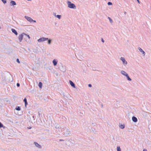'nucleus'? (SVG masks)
Here are the masks:
<instances>
[{
	"label": "nucleus",
	"instance_id": "nucleus-24",
	"mask_svg": "<svg viewBox=\"0 0 151 151\" xmlns=\"http://www.w3.org/2000/svg\"><path fill=\"white\" fill-rule=\"evenodd\" d=\"M117 151H121V149L120 146H117Z\"/></svg>",
	"mask_w": 151,
	"mask_h": 151
},
{
	"label": "nucleus",
	"instance_id": "nucleus-1",
	"mask_svg": "<svg viewBox=\"0 0 151 151\" xmlns=\"http://www.w3.org/2000/svg\"><path fill=\"white\" fill-rule=\"evenodd\" d=\"M67 4L68 7L73 9H76V7L75 5L74 4L72 3L70 1H68Z\"/></svg>",
	"mask_w": 151,
	"mask_h": 151
},
{
	"label": "nucleus",
	"instance_id": "nucleus-13",
	"mask_svg": "<svg viewBox=\"0 0 151 151\" xmlns=\"http://www.w3.org/2000/svg\"><path fill=\"white\" fill-rule=\"evenodd\" d=\"M53 15L59 19H60L61 18V16L60 15H56V13L54 12L53 13Z\"/></svg>",
	"mask_w": 151,
	"mask_h": 151
},
{
	"label": "nucleus",
	"instance_id": "nucleus-50",
	"mask_svg": "<svg viewBox=\"0 0 151 151\" xmlns=\"http://www.w3.org/2000/svg\"><path fill=\"white\" fill-rule=\"evenodd\" d=\"M103 105H102H102H101V107H103Z\"/></svg>",
	"mask_w": 151,
	"mask_h": 151
},
{
	"label": "nucleus",
	"instance_id": "nucleus-14",
	"mask_svg": "<svg viewBox=\"0 0 151 151\" xmlns=\"http://www.w3.org/2000/svg\"><path fill=\"white\" fill-rule=\"evenodd\" d=\"M132 121L134 122H137L138 120L137 118L134 116H133L132 118Z\"/></svg>",
	"mask_w": 151,
	"mask_h": 151
},
{
	"label": "nucleus",
	"instance_id": "nucleus-32",
	"mask_svg": "<svg viewBox=\"0 0 151 151\" xmlns=\"http://www.w3.org/2000/svg\"><path fill=\"white\" fill-rule=\"evenodd\" d=\"M23 101L24 102H27V99L26 98H25L23 100Z\"/></svg>",
	"mask_w": 151,
	"mask_h": 151
},
{
	"label": "nucleus",
	"instance_id": "nucleus-28",
	"mask_svg": "<svg viewBox=\"0 0 151 151\" xmlns=\"http://www.w3.org/2000/svg\"><path fill=\"white\" fill-rule=\"evenodd\" d=\"M38 116H39L40 117V121H41L42 122V121H41V118H40V115H41V113L40 112H38Z\"/></svg>",
	"mask_w": 151,
	"mask_h": 151
},
{
	"label": "nucleus",
	"instance_id": "nucleus-12",
	"mask_svg": "<svg viewBox=\"0 0 151 151\" xmlns=\"http://www.w3.org/2000/svg\"><path fill=\"white\" fill-rule=\"evenodd\" d=\"M12 32L14 33L15 35H17L18 34L17 31L14 29L12 28L11 29Z\"/></svg>",
	"mask_w": 151,
	"mask_h": 151
},
{
	"label": "nucleus",
	"instance_id": "nucleus-49",
	"mask_svg": "<svg viewBox=\"0 0 151 151\" xmlns=\"http://www.w3.org/2000/svg\"><path fill=\"white\" fill-rule=\"evenodd\" d=\"M27 0L28 1H31L32 0Z\"/></svg>",
	"mask_w": 151,
	"mask_h": 151
},
{
	"label": "nucleus",
	"instance_id": "nucleus-53",
	"mask_svg": "<svg viewBox=\"0 0 151 151\" xmlns=\"http://www.w3.org/2000/svg\"><path fill=\"white\" fill-rule=\"evenodd\" d=\"M29 118L31 119V118L30 117H29Z\"/></svg>",
	"mask_w": 151,
	"mask_h": 151
},
{
	"label": "nucleus",
	"instance_id": "nucleus-18",
	"mask_svg": "<svg viewBox=\"0 0 151 151\" xmlns=\"http://www.w3.org/2000/svg\"><path fill=\"white\" fill-rule=\"evenodd\" d=\"M38 86L40 88H42V83L41 82H40L38 83Z\"/></svg>",
	"mask_w": 151,
	"mask_h": 151
},
{
	"label": "nucleus",
	"instance_id": "nucleus-7",
	"mask_svg": "<svg viewBox=\"0 0 151 151\" xmlns=\"http://www.w3.org/2000/svg\"><path fill=\"white\" fill-rule=\"evenodd\" d=\"M24 18L25 19H26L29 22H32V21L33 20V19L31 18V17L27 16H25Z\"/></svg>",
	"mask_w": 151,
	"mask_h": 151
},
{
	"label": "nucleus",
	"instance_id": "nucleus-9",
	"mask_svg": "<svg viewBox=\"0 0 151 151\" xmlns=\"http://www.w3.org/2000/svg\"><path fill=\"white\" fill-rule=\"evenodd\" d=\"M65 129H66V127H59L58 129V131L59 132L60 131H61L62 132H63V131H64L65 130Z\"/></svg>",
	"mask_w": 151,
	"mask_h": 151
},
{
	"label": "nucleus",
	"instance_id": "nucleus-35",
	"mask_svg": "<svg viewBox=\"0 0 151 151\" xmlns=\"http://www.w3.org/2000/svg\"><path fill=\"white\" fill-rule=\"evenodd\" d=\"M59 125L58 124L56 125L55 127V128L57 129H58V128H59Z\"/></svg>",
	"mask_w": 151,
	"mask_h": 151
},
{
	"label": "nucleus",
	"instance_id": "nucleus-27",
	"mask_svg": "<svg viewBox=\"0 0 151 151\" xmlns=\"http://www.w3.org/2000/svg\"><path fill=\"white\" fill-rule=\"evenodd\" d=\"M148 128L149 129V130L150 131H151V124H150L148 125Z\"/></svg>",
	"mask_w": 151,
	"mask_h": 151
},
{
	"label": "nucleus",
	"instance_id": "nucleus-37",
	"mask_svg": "<svg viewBox=\"0 0 151 151\" xmlns=\"http://www.w3.org/2000/svg\"><path fill=\"white\" fill-rule=\"evenodd\" d=\"M32 117L33 119L35 120V119L36 116L34 115H33L32 116Z\"/></svg>",
	"mask_w": 151,
	"mask_h": 151
},
{
	"label": "nucleus",
	"instance_id": "nucleus-44",
	"mask_svg": "<svg viewBox=\"0 0 151 151\" xmlns=\"http://www.w3.org/2000/svg\"><path fill=\"white\" fill-rule=\"evenodd\" d=\"M143 151H147V150L146 149H143Z\"/></svg>",
	"mask_w": 151,
	"mask_h": 151
},
{
	"label": "nucleus",
	"instance_id": "nucleus-47",
	"mask_svg": "<svg viewBox=\"0 0 151 151\" xmlns=\"http://www.w3.org/2000/svg\"><path fill=\"white\" fill-rule=\"evenodd\" d=\"M32 22H36V21L35 20H33H33L32 21Z\"/></svg>",
	"mask_w": 151,
	"mask_h": 151
},
{
	"label": "nucleus",
	"instance_id": "nucleus-48",
	"mask_svg": "<svg viewBox=\"0 0 151 151\" xmlns=\"http://www.w3.org/2000/svg\"><path fill=\"white\" fill-rule=\"evenodd\" d=\"M28 113L29 114H30V111H28Z\"/></svg>",
	"mask_w": 151,
	"mask_h": 151
},
{
	"label": "nucleus",
	"instance_id": "nucleus-4",
	"mask_svg": "<svg viewBox=\"0 0 151 151\" xmlns=\"http://www.w3.org/2000/svg\"><path fill=\"white\" fill-rule=\"evenodd\" d=\"M48 39V37H42L38 39L37 40V41L38 42H41L47 40Z\"/></svg>",
	"mask_w": 151,
	"mask_h": 151
},
{
	"label": "nucleus",
	"instance_id": "nucleus-16",
	"mask_svg": "<svg viewBox=\"0 0 151 151\" xmlns=\"http://www.w3.org/2000/svg\"><path fill=\"white\" fill-rule=\"evenodd\" d=\"M121 73L122 75L125 76L128 74L124 70H122Z\"/></svg>",
	"mask_w": 151,
	"mask_h": 151
},
{
	"label": "nucleus",
	"instance_id": "nucleus-42",
	"mask_svg": "<svg viewBox=\"0 0 151 151\" xmlns=\"http://www.w3.org/2000/svg\"><path fill=\"white\" fill-rule=\"evenodd\" d=\"M32 128V127H31L30 126H29V127H27V128L28 129H31Z\"/></svg>",
	"mask_w": 151,
	"mask_h": 151
},
{
	"label": "nucleus",
	"instance_id": "nucleus-8",
	"mask_svg": "<svg viewBox=\"0 0 151 151\" xmlns=\"http://www.w3.org/2000/svg\"><path fill=\"white\" fill-rule=\"evenodd\" d=\"M69 82L70 84L72 87L74 88H76L75 84L72 81L69 80Z\"/></svg>",
	"mask_w": 151,
	"mask_h": 151
},
{
	"label": "nucleus",
	"instance_id": "nucleus-52",
	"mask_svg": "<svg viewBox=\"0 0 151 151\" xmlns=\"http://www.w3.org/2000/svg\"><path fill=\"white\" fill-rule=\"evenodd\" d=\"M92 124H93V123H92Z\"/></svg>",
	"mask_w": 151,
	"mask_h": 151
},
{
	"label": "nucleus",
	"instance_id": "nucleus-22",
	"mask_svg": "<svg viewBox=\"0 0 151 151\" xmlns=\"http://www.w3.org/2000/svg\"><path fill=\"white\" fill-rule=\"evenodd\" d=\"M15 109L17 111H19L21 110V109L20 107L17 106L16 107Z\"/></svg>",
	"mask_w": 151,
	"mask_h": 151
},
{
	"label": "nucleus",
	"instance_id": "nucleus-2",
	"mask_svg": "<svg viewBox=\"0 0 151 151\" xmlns=\"http://www.w3.org/2000/svg\"><path fill=\"white\" fill-rule=\"evenodd\" d=\"M63 131V134L65 137H68V136H70V131L68 129L66 128V129H65V130Z\"/></svg>",
	"mask_w": 151,
	"mask_h": 151
},
{
	"label": "nucleus",
	"instance_id": "nucleus-26",
	"mask_svg": "<svg viewBox=\"0 0 151 151\" xmlns=\"http://www.w3.org/2000/svg\"><path fill=\"white\" fill-rule=\"evenodd\" d=\"M107 4L109 6L110 5H112V3L111 2H108L107 3Z\"/></svg>",
	"mask_w": 151,
	"mask_h": 151
},
{
	"label": "nucleus",
	"instance_id": "nucleus-45",
	"mask_svg": "<svg viewBox=\"0 0 151 151\" xmlns=\"http://www.w3.org/2000/svg\"><path fill=\"white\" fill-rule=\"evenodd\" d=\"M136 0L137 1V2L138 3H139V4L140 3V1H139V0Z\"/></svg>",
	"mask_w": 151,
	"mask_h": 151
},
{
	"label": "nucleus",
	"instance_id": "nucleus-10",
	"mask_svg": "<svg viewBox=\"0 0 151 151\" xmlns=\"http://www.w3.org/2000/svg\"><path fill=\"white\" fill-rule=\"evenodd\" d=\"M16 5V3L15 1L12 0H11L10 3V5L11 6H14V5Z\"/></svg>",
	"mask_w": 151,
	"mask_h": 151
},
{
	"label": "nucleus",
	"instance_id": "nucleus-46",
	"mask_svg": "<svg viewBox=\"0 0 151 151\" xmlns=\"http://www.w3.org/2000/svg\"><path fill=\"white\" fill-rule=\"evenodd\" d=\"M62 94L61 95H63H63H64V92H62L61 93Z\"/></svg>",
	"mask_w": 151,
	"mask_h": 151
},
{
	"label": "nucleus",
	"instance_id": "nucleus-6",
	"mask_svg": "<svg viewBox=\"0 0 151 151\" xmlns=\"http://www.w3.org/2000/svg\"><path fill=\"white\" fill-rule=\"evenodd\" d=\"M120 60L122 61L123 64L124 66H126L127 63V62L125 58L123 57H121L120 58Z\"/></svg>",
	"mask_w": 151,
	"mask_h": 151
},
{
	"label": "nucleus",
	"instance_id": "nucleus-41",
	"mask_svg": "<svg viewBox=\"0 0 151 151\" xmlns=\"http://www.w3.org/2000/svg\"><path fill=\"white\" fill-rule=\"evenodd\" d=\"M63 96L64 97V98L65 99H66V98H68L66 96H65V95H63Z\"/></svg>",
	"mask_w": 151,
	"mask_h": 151
},
{
	"label": "nucleus",
	"instance_id": "nucleus-20",
	"mask_svg": "<svg viewBox=\"0 0 151 151\" xmlns=\"http://www.w3.org/2000/svg\"><path fill=\"white\" fill-rule=\"evenodd\" d=\"M47 40V43L48 44L50 45L51 43L52 40L51 39H49Z\"/></svg>",
	"mask_w": 151,
	"mask_h": 151
},
{
	"label": "nucleus",
	"instance_id": "nucleus-54",
	"mask_svg": "<svg viewBox=\"0 0 151 151\" xmlns=\"http://www.w3.org/2000/svg\"><path fill=\"white\" fill-rule=\"evenodd\" d=\"M1 26H0V29H1Z\"/></svg>",
	"mask_w": 151,
	"mask_h": 151
},
{
	"label": "nucleus",
	"instance_id": "nucleus-43",
	"mask_svg": "<svg viewBox=\"0 0 151 151\" xmlns=\"http://www.w3.org/2000/svg\"><path fill=\"white\" fill-rule=\"evenodd\" d=\"M64 140L62 139H59V141H64Z\"/></svg>",
	"mask_w": 151,
	"mask_h": 151
},
{
	"label": "nucleus",
	"instance_id": "nucleus-34",
	"mask_svg": "<svg viewBox=\"0 0 151 151\" xmlns=\"http://www.w3.org/2000/svg\"><path fill=\"white\" fill-rule=\"evenodd\" d=\"M88 87L90 88H91L92 87V85L91 84H89L88 85Z\"/></svg>",
	"mask_w": 151,
	"mask_h": 151
},
{
	"label": "nucleus",
	"instance_id": "nucleus-40",
	"mask_svg": "<svg viewBox=\"0 0 151 151\" xmlns=\"http://www.w3.org/2000/svg\"><path fill=\"white\" fill-rule=\"evenodd\" d=\"M101 41L102 42L104 43V40L103 39V38H101Z\"/></svg>",
	"mask_w": 151,
	"mask_h": 151
},
{
	"label": "nucleus",
	"instance_id": "nucleus-29",
	"mask_svg": "<svg viewBox=\"0 0 151 151\" xmlns=\"http://www.w3.org/2000/svg\"><path fill=\"white\" fill-rule=\"evenodd\" d=\"M138 50H139L140 52H141L143 50L139 47H138Z\"/></svg>",
	"mask_w": 151,
	"mask_h": 151
},
{
	"label": "nucleus",
	"instance_id": "nucleus-15",
	"mask_svg": "<svg viewBox=\"0 0 151 151\" xmlns=\"http://www.w3.org/2000/svg\"><path fill=\"white\" fill-rule=\"evenodd\" d=\"M52 63L54 66H56L58 63V61L57 60L55 59H54L52 61Z\"/></svg>",
	"mask_w": 151,
	"mask_h": 151
},
{
	"label": "nucleus",
	"instance_id": "nucleus-33",
	"mask_svg": "<svg viewBox=\"0 0 151 151\" xmlns=\"http://www.w3.org/2000/svg\"><path fill=\"white\" fill-rule=\"evenodd\" d=\"M91 130L93 132H94L95 130V129L93 127L91 128Z\"/></svg>",
	"mask_w": 151,
	"mask_h": 151
},
{
	"label": "nucleus",
	"instance_id": "nucleus-21",
	"mask_svg": "<svg viewBox=\"0 0 151 151\" xmlns=\"http://www.w3.org/2000/svg\"><path fill=\"white\" fill-rule=\"evenodd\" d=\"M0 127L1 128L3 127V128L4 129L6 128V127L4 126L3 124L0 122Z\"/></svg>",
	"mask_w": 151,
	"mask_h": 151
},
{
	"label": "nucleus",
	"instance_id": "nucleus-38",
	"mask_svg": "<svg viewBox=\"0 0 151 151\" xmlns=\"http://www.w3.org/2000/svg\"><path fill=\"white\" fill-rule=\"evenodd\" d=\"M17 87H19L20 86V84L19 83H17Z\"/></svg>",
	"mask_w": 151,
	"mask_h": 151
},
{
	"label": "nucleus",
	"instance_id": "nucleus-31",
	"mask_svg": "<svg viewBox=\"0 0 151 151\" xmlns=\"http://www.w3.org/2000/svg\"><path fill=\"white\" fill-rule=\"evenodd\" d=\"M16 61L18 63H20V61L19 60V59H18V58H17V59H16Z\"/></svg>",
	"mask_w": 151,
	"mask_h": 151
},
{
	"label": "nucleus",
	"instance_id": "nucleus-25",
	"mask_svg": "<svg viewBox=\"0 0 151 151\" xmlns=\"http://www.w3.org/2000/svg\"><path fill=\"white\" fill-rule=\"evenodd\" d=\"M3 3L4 4H5L7 3V1L6 0H1Z\"/></svg>",
	"mask_w": 151,
	"mask_h": 151
},
{
	"label": "nucleus",
	"instance_id": "nucleus-11",
	"mask_svg": "<svg viewBox=\"0 0 151 151\" xmlns=\"http://www.w3.org/2000/svg\"><path fill=\"white\" fill-rule=\"evenodd\" d=\"M34 144L37 147L39 148H42V146L41 145L39 144L37 142H34Z\"/></svg>",
	"mask_w": 151,
	"mask_h": 151
},
{
	"label": "nucleus",
	"instance_id": "nucleus-30",
	"mask_svg": "<svg viewBox=\"0 0 151 151\" xmlns=\"http://www.w3.org/2000/svg\"><path fill=\"white\" fill-rule=\"evenodd\" d=\"M26 36V37H27L28 39H29L30 38V37L29 36V35H28L27 34H26V35H25Z\"/></svg>",
	"mask_w": 151,
	"mask_h": 151
},
{
	"label": "nucleus",
	"instance_id": "nucleus-51",
	"mask_svg": "<svg viewBox=\"0 0 151 151\" xmlns=\"http://www.w3.org/2000/svg\"><path fill=\"white\" fill-rule=\"evenodd\" d=\"M126 12H124V14H126Z\"/></svg>",
	"mask_w": 151,
	"mask_h": 151
},
{
	"label": "nucleus",
	"instance_id": "nucleus-19",
	"mask_svg": "<svg viewBox=\"0 0 151 151\" xmlns=\"http://www.w3.org/2000/svg\"><path fill=\"white\" fill-rule=\"evenodd\" d=\"M126 77L128 81H132V79L129 77L128 74L126 76Z\"/></svg>",
	"mask_w": 151,
	"mask_h": 151
},
{
	"label": "nucleus",
	"instance_id": "nucleus-17",
	"mask_svg": "<svg viewBox=\"0 0 151 151\" xmlns=\"http://www.w3.org/2000/svg\"><path fill=\"white\" fill-rule=\"evenodd\" d=\"M119 127L121 129H124L125 128V125L124 124H119Z\"/></svg>",
	"mask_w": 151,
	"mask_h": 151
},
{
	"label": "nucleus",
	"instance_id": "nucleus-36",
	"mask_svg": "<svg viewBox=\"0 0 151 151\" xmlns=\"http://www.w3.org/2000/svg\"><path fill=\"white\" fill-rule=\"evenodd\" d=\"M24 104H25V107H26L27 106L28 104L27 102H24Z\"/></svg>",
	"mask_w": 151,
	"mask_h": 151
},
{
	"label": "nucleus",
	"instance_id": "nucleus-3",
	"mask_svg": "<svg viewBox=\"0 0 151 151\" xmlns=\"http://www.w3.org/2000/svg\"><path fill=\"white\" fill-rule=\"evenodd\" d=\"M59 68L61 71L63 72V73L65 72L66 71L65 66V65H63L62 64L61 65L59 66Z\"/></svg>",
	"mask_w": 151,
	"mask_h": 151
},
{
	"label": "nucleus",
	"instance_id": "nucleus-55",
	"mask_svg": "<svg viewBox=\"0 0 151 151\" xmlns=\"http://www.w3.org/2000/svg\"><path fill=\"white\" fill-rule=\"evenodd\" d=\"M105 1H106V0H105Z\"/></svg>",
	"mask_w": 151,
	"mask_h": 151
},
{
	"label": "nucleus",
	"instance_id": "nucleus-39",
	"mask_svg": "<svg viewBox=\"0 0 151 151\" xmlns=\"http://www.w3.org/2000/svg\"><path fill=\"white\" fill-rule=\"evenodd\" d=\"M141 52L142 53V54L143 55H145V52L143 51H143L142 52Z\"/></svg>",
	"mask_w": 151,
	"mask_h": 151
},
{
	"label": "nucleus",
	"instance_id": "nucleus-5",
	"mask_svg": "<svg viewBox=\"0 0 151 151\" xmlns=\"http://www.w3.org/2000/svg\"><path fill=\"white\" fill-rule=\"evenodd\" d=\"M24 35H26V34L24 33H23L19 35L18 37V39L20 42H22V40L23 37Z\"/></svg>",
	"mask_w": 151,
	"mask_h": 151
},
{
	"label": "nucleus",
	"instance_id": "nucleus-23",
	"mask_svg": "<svg viewBox=\"0 0 151 151\" xmlns=\"http://www.w3.org/2000/svg\"><path fill=\"white\" fill-rule=\"evenodd\" d=\"M108 19L109 20L110 22L111 23H112L113 22V21L112 19L109 17H108Z\"/></svg>",
	"mask_w": 151,
	"mask_h": 151
}]
</instances>
